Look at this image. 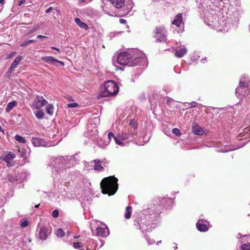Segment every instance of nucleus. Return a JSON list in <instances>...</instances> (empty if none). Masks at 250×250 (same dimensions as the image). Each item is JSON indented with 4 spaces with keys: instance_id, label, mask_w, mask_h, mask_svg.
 <instances>
[{
    "instance_id": "1",
    "label": "nucleus",
    "mask_w": 250,
    "mask_h": 250,
    "mask_svg": "<svg viewBox=\"0 0 250 250\" xmlns=\"http://www.w3.org/2000/svg\"><path fill=\"white\" fill-rule=\"evenodd\" d=\"M76 159L71 156H59L53 157L50 163V166L56 168L58 171L59 168L66 169L75 166L77 164Z\"/></svg>"
},
{
    "instance_id": "2",
    "label": "nucleus",
    "mask_w": 250,
    "mask_h": 250,
    "mask_svg": "<svg viewBox=\"0 0 250 250\" xmlns=\"http://www.w3.org/2000/svg\"><path fill=\"white\" fill-rule=\"evenodd\" d=\"M117 181V178L113 176L104 178L100 184L102 193L109 196L114 195L118 188Z\"/></svg>"
},
{
    "instance_id": "3",
    "label": "nucleus",
    "mask_w": 250,
    "mask_h": 250,
    "mask_svg": "<svg viewBox=\"0 0 250 250\" xmlns=\"http://www.w3.org/2000/svg\"><path fill=\"white\" fill-rule=\"evenodd\" d=\"M130 52H121L117 57V62L120 65L133 66L139 63L141 58L140 57H134L132 54L133 51H129Z\"/></svg>"
},
{
    "instance_id": "4",
    "label": "nucleus",
    "mask_w": 250,
    "mask_h": 250,
    "mask_svg": "<svg viewBox=\"0 0 250 250\" xmlns=\"http://www.w3.org/2000/svg\"><path fill=\"white\" fill-rule=\"evenodd\" d=\"M104 90L100 92L97 98L115 96L119 91V86L113 81H107L104 83Z\"/></svg>"
},
{
    "instance_id": "5",
    "label": "nucleus",
    "mask_w": 250,
    "mask_h": 250,
    "mask_svg": "<svg viewBox=\"0 0 250 250\" xmlns=\"http://www.w3.org/2000/svg\"><path fill=\"white\" fill-rule=\"evenodd\" d=\"M248 77L243 76L239 81V86L236 88L235 94L237 97L239 96H246L250 92V82H247Z\"/></svg>"
},
{
    "instance_id": "6",
    "label": "nucleus",
    "mask_w": 250,
    "mask_h": 250,
    "mask_svg": "<svg viewBox=\"0 0 250 250\" xmlns=\"http://www.w3.org/2000/svg\"><path fill=\"white\" fill-rule=\"evenodd\" d=\"M37 230H39V238L42 241L46 240L47 237L51 233V229L45 226L41 227L40 228L38 227Z\"/></svg>"
},
{
    "instance_id": "7",
    "label": "nucleus",
    "mask_w": 250,
    "mask_h": 250,
    "mask_svg": "<svg viewBox=\"0 0 250 250\" xmlns=\"http://www.w3.org/2000/svg\"><path fill=\"white\" fill-rule=\"evenodd\" d=\"M47 101L42 96H37L32 104V107L36 109H39L45 105Z\"/></svg>"
},
{
    "instance_id": "8",
    "label": "nucleus",
    "mask_w": 250,
    "mask_h": 250,
    "mask_svg": "<svg viewBox=\"0 0 250 250\" xmlns=\"http://www.w3.org/2000/svg\"><path fill=\"white\" fill-rule=\"evenodd\" d=\"M96 234L97 236L104 237L109 235V231L108 228L104 224H102L100 227L97 228Z\"/></svg>"
},
{
    "instance_id": "9",
    "label": "nucleus",
    "mask_w": 250,
    "mask_h": 250,
    "mask_svg": "<svg viewBox=\"0 0 250 250\" xmlns=\"http://www.w3.org/2000/svg\"><path fill=\"white\" fill-rule=\"evenodd\" d=\"M136 134V132L133 131L132 129H129L128 133H122L121 139L122 140H124L125 143H128L133 140Z\"/></svg>"
},
{
    "instance_id": "10",
    "label": "nucleus",
    "mask_w": 250,
    "mask_h": 250,
    "mask_svg": "<svg viewBox=\"0 0 250 250\" xmlns=\"http://www.w3.org/2000/svg\"><path fill=\"white\" fill-rule=\"evenodd\" d=\"M32 144L35 146H50L51 145L49 143L40 138L33 137L32 139Z\"/></svg>"
},
{
    "instance_id": "11",
    "label": "nucleus",
    "mask_w": 250,
    "mask_h": 250,
    "mask_svg": "<svg viewBox=\"0 0 250 250\" xmlns=\"http://www.w3.org/2000/svg\"><path fill=\"white\" fill-rule=\"evenodd\" d=\"M41 59L42 61L52 65H55L57 62L60 63L62 66L64 64L63 62L60 61L51 56L43 57Z\"/></svg>"
},
{
    "instance_id": "12",
    "label": "nucleus",
    "mask_w": 250,
    "mask_h": 250,
    "mask_svg": "<svg viewBox=\"0 0 250 250\" xmlns=\"http://www.w3.org/2000/svg\"><path fill=\"white\" fill-rule=\"evenodd\" d=\"M93 122V119H90L88 120L86 125L88 132L86 133L85 136L89 138L92 137L93 136V129L94 128V126L92 125Z\"/></svg>"
},
{
    "instance_id": "13",
    "label": "nucleus",
    "mask_w": 250,
    "mask_h": 250,
    "mask_svg": "<svg viewBox=\"0 0 250 250\" xmlns=\"http://www.w3.org/2000/svg\"><path fill=\"white\" fill-rule=\"evenodd\" d=\"M192 131L196 135H201L204 133V130L198 125L194 123L192 125Z\"/></svg>"
},
{
    "instance_id": "14",
    "label": "nucleus",
    "mask_w": 250,
    "mask_h": 250,
    "mask_svg": "<svg viewBox=\"0 0 250 250\" xmlns=\"http://www.w3.org/2000/svg\"><path fill=\"white\" fill-rule=\"evenodd\" d=\"M21 60L22 57L21 56H17L11 64L8 69V72L11 73L14 68H16Z\"/></svg>"
},
{
    "instance_id": "15",
    "label": "nucleus",
    "mask_w": 250,
    "mask_h": 250,
    "mask_svg": "<svg viewBox=\"0 0 250 250\" xmlns=\"http://www.w3.org/2000/svg\"><path fill=\"white\" fill-rule=\"evenodd\" d=\"M16 155L11 152H9L7 154H6L3 158V161H4L7 163V166L8 167L12 166V165L10 164V161L15 158Z\"/></svg>"
},
{
    "instance_id": "16",
    "label": "nucleus",
    "mask_w": 250,
    "mask_h": 250,
    "mask_svg": "<svg viewBox=\"0 0 250 250\" xmlns=\"http://www.w3.org/2000/svg\"><path fill=\"white\" fill-rule=\"evenodd\" d=\"M108 141H105V142L102 143H100V141L99 140H97V145H99L100 147H104V146H106L108 145L111 139L112 138H113L114 139V137H116L113 134L112 132H109L108 134ZM99 139V138L98 139Z\"/></svg>"
},
{
    "instance_id": "17",
    "label": "nucleus",
    "mask_w": 250,
    "mask_h": 250,
    "mask_svg": "<svg viewBox=\"0 0 250 250\" xmlns=\"http://www.w3.org/2000/svg\"><path fill=\"white\" fill-rule=\"evenodd\" d=\"M151 227L148 222H145L140 225V229L143 232H149L151 230Z\"/></svg>"
},
{
    "instance_id": "18",
    "label": "nucleus",
    "mask_w": 250,
    "mask_h": 250,
    "mask_svg": "<svg viewBox=\"0 0 250 250\" xmlns=\"http://www.w3.org/2000/svg\"><path fill=\"white\" fill-rule=\"evenodd\" d=\"M183 20L182 15L181 13L177 14L172 22V24L176 25L177 27L180 26Z\"/></svg>"
},
{
    "instance_id": "19",
    "label": "nucleus",
    "mask_w": 250,
    "mask_h": 250,
    "mask_svg": "<svg viewBox=\"0 0 250 250\" xmlns=\"http://www.w3.org/2000/svg\"><path fill=\"white\" fill-rule=\"evenodd\" d=\"M187 48L183 47L181 49H176L175 52V55L178 58H182L187 53Z\"/></svg>"
},
{
    "instance_id": "20",
    "label": "nucleus",
    "mask_w": 250,
    "mask_h": 250,
    "mask_svg": "<svg viewBox=\"0 0 250 250\" xmlns=\"http://www.w3.org/2000/svg\"><path fill=\"white\" fill-rule=\"evenodd\" d=\"M110 2L116 8H121L125 4V0H110Z\"/></svg>"
},
{
    "instance_id": "21",
    "label": "nucleus",
    "mask_w": 250,
    "mask_h": 250,
    "mask_svg": "<svg viewBox=\"0 0 250 250\" xmlns=\"http://www.w3.org/2000/svg\"><path fill=\"white\" fill-rule=\"evenodd\" d=\"M17 105V102L16 101H13L9 102L5 108L6 112H9L14 107Z\"/></svg>"
},
{
    "instance_id": "22",
    "label": "nucleus",
    "mask_w": 250,
    "mask_h": 250,
    "mask_svg": "<svg viewBox=\"0 0 250 250\" xmlns=\"http://www.w3.org/2000/svg\"><path fill=\"white\" fill-rule=\"evenodd\" d=\"M75 22L81 28L85 30L88 28V25L84 22L82 21L79 18H76L75 19Z\"/></svg>"
},
{
    "instance_id": "23",
    "label": "nucleus",
    "mask_w": 250,
    "mask_h": 250,
    "mask_svg": "<svg viewBox=\"0 0 250 250\" xmlns=\"http://www.w3.org/2000/svg\"><path fill=\"white\" fill-rule=\"evenodd\" d=\"M102 163L100 160H95V170L103 171L104 170Z\"/></svg>"
},
{
    "instance_id": "24",
    "label": "nucleus",
    "mask_w": 250,
    "mask_h": 250,
    "mask_svg": "<svg viewBox=\"0 0 250 250\" xmlns=\"http://www.w3.org/2000/svg\"><path fill=\"white\" fill-rule=\"evenodd\" d=\"M196 227L198 230L200 231H206L208 230V227L206 225L202 224L199 222L196 223Z\"/></svg>"
},
{
    "instance_id": "25",
    "label": "nucleus",
    "mask_w": 250,
    "mask_h": 250,
    "mask_svg": "<svg viewBox=\"0 0 250 250\" xmlns=\"http://www.w3.org/2000/svg\"><path fill=\"white\" fill-rule=\"evenodd\" d=\"M131 209L132 207L130 206H128L127 207H126L125 217L127 219H129L131 217L132 213Z\"/></svg>"
},
{
    "instance_id": "26",
    "label": "nucleus",
    "mask_w": 250,
    "mask_h": 250,
    "mask_svg": "<svg viewBox=\"0 0 250 250\" xmlns=\"http://www.w3.org/2000/svg\"><path fill=\"white\" fill-rule=\"evenodd\" d=\"M46 113L49 115L51 116L53 114L54 112V107L53 104H48L45 108Z\"/></svg>"
},
{
    "instance_id": "27",
    "label": "nucleus",
    "mask_w": 250,
    "mask_h": 250,
    "mask_svg": "<svg viewBox=\"0 0 250 250\" xmlns=\"http://www.w3.org/2000/svg\"><path fill=\"white\" fill-rule=\"evenodd\" d=\"M35 116L38 119H42L44 116V112L42 110H38L35 113Z\"/></svg>"
},
{
    "instance_id": "28",
    "label": "nucleus",
    "mask_w": 250,
    "mask_h": 250,
    "mask_svg": "<svg viewBox=\"0 0 250 250\" xmlns=\"http://www.w3.org/2000/svg\"><path fill=\"white\" fill-rule=\"evenodd\" d=\"M197 104L198 103L195 102H192L191 103L186 102L184 104V106L187 108L195 107L197 106Z\"/></svg>"
},
{
    "instance_id": "29",
    "label": "nucleus",
    "mask_w": 250,
    "mask_h": 250,
    "mask_svg": "<svg viewBox=\"0 0 250 250\" xmlns=\"http://www.w3.org/2000/svg\"><path fill=\"white\" fill-rule=\"evenodd\" d=\"M154 33L156 35H159V34L161 35L162 34H165V30H164V26L157 27L156 28Z\"/></svg>"
},
{
    "instance_id": "30",
    "label": "nucleus",
    "mask_w": 250,
    "mask_h": 250,
    "mask_svg": "<svg viewBox=\"0 0 250 250\" xmlns=\"http://www.w3.org/2000/svg\"><path fill=\"white\" fill-rule=\"evenodd\" d=\"M129 125L131 127V128H129V129H132L133 131L135 132V130L138 128V125L137 123L132 120L129 123Z\"/></svg>"
},
{
    "instance_id": "31",
    "label": "nucleus",
    "mask_w": 250,
    "mask_h": 250,
    "mask_svg": "<svg viewBox=\"0 0 250 250\" xmlns=\"http://www.w3.org/2000/svg\"><path fill=\"white\" fill-rule=\"evenodd\" d=\"M155 37L157 38V41L162 42L166 41L167 36L165 34H162L160 35V37H158V36H156Z\"/></svg>"
},
{
    "instance_id": "32",
    "label": "nucleus",
    "mask_w": 250,
    "mask_h": 250,
    "mask_svg": "<svg viewBox=\"0 0 250 250\" xmlns=\"http://www.w3.org/2000/svg\"><path fill=\"white\" fill-rule=\"evenodd\" d=\"M114 140L116 143L120 146H123L125 145V142L121 139V135L119 137H114Z\"/></svg>"
},
{
    "instance_id": "33",
    "label": "nucleus",
    "mask_w": 250,
    "mask_h": 250,
    "mask_svg": "<svg viewBox=\"0 0 250 250\" xmlns=\"http://www.w3.org/2000/svg\"><path fill=\"white\" fill-rule=\"evenodd\" d=\"M55 234L58 237H62L64 235L65 233L62 229H58L56 230Z\"/></svg>"
},
{
    "instance_id": "34",
    "label": "nucleus",
    "mask_w": 250,
    "mask_h": 250,
    "mask_svg": "<svg viewBox=\"0 0 250 250\" xmlns=\"http://www.w3.org/2000/svg\"><path fill=\"white\" fill-rule=\"evenodd\" d=\"M15 139L16 141L19 142L20 143L22 144H24L26 143L25 139L20 135H16L15 137Z\"/></svg>"
},
{
    "instance_id": "35",
    "label": "nucleus",
    "mask_w": 250,
    "mask_h": 250,
    "mask_svg": "<svg viewBox=\"0 0 250 250\" xmlns=\"http://www.w3.org/2000/svg\"><path fill=\"white\" fill-rule=\"evenodd\" d=\"M242 250H250V243H246L241 246Z\"/></svg>"
},
{
    "instance_id": "36",
    "label": "nucleus",
    "mask_w": 250,
    "mask_h": 250,
    "mask_svg": "<svg viewBox=\"0 0 250 250\" xmlns=\"http://www.w3.org/2000/svg\"><path fill=\"white\" fill-rule=\"evenodd\" d=\"M73 246L75 249L81 248L83 247V244L81 242H74L73 244Z\"/></svg>"
},
{
    "instance_id": "37",
    "label": "nucleus",
    "mask_w": 250,
    "mask_h": 250,
    "mask_svg": "<svg viewBox=\"0 0 250 250\" xmlns=\"http://www.w3.org/2000/svg\"><path fill=\"white\" fill-rule=\"evenodd\" d=\"M28 225V222L26 220L21 219V226L22 228H25Z\"/></svg>"
},
{
    "instance_id": "38",
    "label": "nucleus",
    "mask_w": 250,
    "mask_h": 250,
    "mask_svg": "<svg viewBox=\"0 0 250 250\" xmlns=\"http://www.w3.org/2000/svg\"><path fill=\"white\" fill-rule=\"evenodd\" d=\"M172 133L176 136H180L181 135L180 130L177 128H174L172 130Z\"/></svg>"
},
{
    "instance_id": "39",
    "label": "nucleus",
    "mask_w": 250,
    "mask_h": 250,
    "mask_svg": "<svg viewBox=\"0 0 250 250\" xmlns=\"http://www.w3.org/2000/svg\"><path fill=\"white\" fill-rule=\"evenodd\" d=\"M95 241H96V243L95 244L96 245V247H97L99 245V248H100L101 247H102V246L104 245V243L103 240L99 239L98 241V240H95Z\"/></svg>"
},
{
    "instance_id": "40",
    "label": "nucleus",
    "mask_w": 250,
    "mask_h": 250,
    "mask_svg": "<svg viewBox=\"0 0 250 250\" xmlns=\"http://www.w3.org/2000/svg\"><path fill=\"white\" fill-rule=\"evenodd\" d=\"M59 214V210L57 209H55L52 211V215L54 218H57L58 217Z\"/></svg>"
},
{
    "instance_id": "41",
    "label": "nucleus",
    "mask_w": 250,
    "mask_h": 250,
    "mask_svg": "<svg viewBox=\"0 0 250 250\" xmlns=\"http://www.w3.org/2000/svg\"><path fill=\"white\" fill-rule=\"evenodd\" d=\"M78 106V104L77 103H73L67 104V107L69 108L76 107Z\"/></svg>"
},
{
    "instance_id": "42",
    "label": "nucleus",
    "mask_w": 250,
    "mask_h": 250,
    "mask_svg": "<svg viewBox=\"0 0 250 250\" xmlns=\"http://www.w3.org/2000/svg\"><path fill=\"white\" fill-rule=\"evenodd\" d=\"M28 44H29V43L28 42V41H24V42H22L21 44V46H22V47H25V46H27Z\"/></svg>"
},
{
    "instance_id": "43",
    "label": "nucleus",
    "mask_w": 250,
    "mask_h": 250,
    "mask_svg": "<svg viewBox=\"0 0 250 250\" xmlns=\"http://www.w3.org/2000/svg\"><path fill=\"white\" fill-rule=\"evenodd\" d=\"M127 6V11L125 12V13L127 14L130 11V10L132 9V5L131 4H128V5L126 6Z\"/></svg>"
},
{
    "instance_id": "44",
    "label": "nucleus",
    "mask_w": 250,
    "mask_h": 250,
    "mask_svg": "<svg viewBox=\"0 0 250 250\" xmlns=\"http://www.w3.org/2000/svg\"><path fill=\"white\" fill-rule=\"evenodd\" d=\"M148 245H151L154 243V241L151 240L150 238H146Z\"/></svg>"
},
{
    "instance_id": "45",
    "label": "nucleus",
    "mask_w": 250,
    "mask_h": 250,
    "mask_svg": "<svg viewBox=\"0 0 250 250\" xmlns=\"http://www.w3.org/2000/svg\"><path fill=\"white\" fill-rule=\"evenodd\" d=\"M100 124V119L99 117H95V125Z\"/></svg>"
},
{
    "instance_id": "46",
    "label": "nucleus",
    "mask_w": 250,
    "mask_h": 250,
    "mask_svg": "<svg viewBox=\"0 0 250 250\" xmlns=\"http://www.w3.org/2000/svg\"><path fill=\"white\" fill-rule=\"evenodd\" d=\"M53 9H54V8L52 7H50L49 8H48L47 9H46L45 10V13L46 14H48Z\"/></svg>"
},
{
    "instance_id": "47",
    "label": "nucleus",
    "mask_w": 250,
    "mask_h": 250,
    "mask_svg": "<svg viewBox=\"0 0 250 250\" xmlns=\"http://www.w3.org/2000/svg\"><path fill=\"white\" fill-rule=\"evenodd\" d=\"M16 52H12L11 53L8 55L7 58H12L15 54Z\"/></svg>"
},
{
    "instance_id": "48",
    "label": "nucleus",
    "mask_w": 250,
    "mask_h": 250,
    "mask_svg": "<svg viewBox=\"0 0 250 250\" xmlns=\"http://www.w3.org/2000/svg\"><path fill=\"white\" fill-rule=\"evenodd\" d=\"M25 1V0H21L19 2V5L21 6L22 4H23Z\"/></svg>"
},
{
    "instance_id": "49",
    "label": "nucleus",
    "mask_w": 250,
    "mask_h": 250,
    "mask_svg": "<svg viewBox=\"0 0 250 250\" xmlns=\"http://www.w3.org/2000/svg\"><path fill=\"white\" fill-rule=\"evenodd\" d=\"M28 42L29 44L31 43H35V42H36V41L34 40H29L28 41Z\"/></svg>"
},
{
    "instance_id": "50",
    "label": "nucleus",
    "mask_w": 250,
    "mask_h": 250,
    "mask_svg": "<svg viewBox=\"0 0 250 250\" xmlns=\"http://www.w3.org/2000/svg\"><path fill=\"white\" fill-rule=\"evenodd\" d=\"M120 22L121 23H125L126 22V21L125 19H120Z\"/></svg>"
},
{
    "instance_id": "51",
    "label": "nucleus",
    "mask_w": 250,
    "mask_h": 250,
    "mask_svg": "<svg viewBox=\"0 0 250 250\" xmlns=\"http://www.w3.org/2000/svg\"><path fill=\"white\" fill-rule=\"evenodd\" d=\"M37 38L40 39V38H47V37L42 36V35H38L37 36Z\"/></svg>"
},
{
    "instance_id": "52",
    "label": "nucleus",
    "mask_w": 250,
    "mask_h": 250,
    "mask_svg": "<svg viewBox=\"0 0 250 250\" xmlns=\"http://www.w3.org/2000/svg\"><path fill=\"white\" fill-rule=\"evenodd\" d=\"M51 48H52V49H55V50H56V51H58V52H59V51H60V50H59L58 48H56V47H51Z\"/></svg>"
},
{
    "instance_id": "53",
    "label": "nucleus",
    "mask_w": 250,
    "mask_h": 250,
    "mask_svg": "<svg viewBox=\"0 0 250 250\" xmlns=\"http://www.w3.org/2000/svg\"><path fill=\"white\" fill-rule=\"evenodd\" d=\"M237 237L238 238H242V235L240 233H238V235H237Z\"/></svg>"
},
{
    "instance_id": "54",
    "label": "nucleus",
    "mask_w": 250,
    "mask_h": 250,
    "mask_svg": "<svg viewBox=\"0 0 250 250\" xmlns=\"http://www.w3.org/2000/svg\"><path fill=\"white\" fill-rule=\"evenodd\" d=\"M173 244L175 246H174V248L175 250L177 249L178 247H177V244L173 243Z\"/></svg>"
},
{
    "instance_id": "55",
    "label": "nucleus",
    "mask_w": 250,
    "mask_h": 250,
    "mask_svg": "<svg viewBox=\"0 0 250 250\" xmlns=\"http://www.w3.org/2000/svg\"><path fill=\"white\" fill-rule=\"evenodd\" d=\"M5 0H0V3L1 4H4Z\"/></svg>"
},
{
    "instance_id": "56",
    "label": "nucleus",
    "mask_w": 250,
    "mask_h": 250,
    "mask_svg": "<svg viewBox=\"0 0 250 250\" xmlns=\"http://www.w3.org/2000/svg\"><path fill=\"white\" fill-rule=\"evenodd\" d=\"M0 131L2 132L3 133H4V130L2 129L0 125Z\"/></svg>"
},
{
    "instance_id": "57",
    "label": "nucleus",
    "mask_w": 250,
    "mask_h": 250,
    "mask_svg": "<svg viewBox=\"0 0 250 250\" xmlns=\"http://www.w3.org/2000/svg\"><path fill=\"white\" fill-rule=\"evenodd\" d=\"M80 237V235H75V236H74V238H79Z\"/></svg>"
},
{
    "instance_id": "58",
    "label": "nucleus",
    "mask_w": 250,
    "mask_h": 250,
    "mask_svg": "<svg viewBox=\"0 0 250 250\" xmlns=\"http://www.w3.org/2000/svg\"><path fill=\"white\" fill-rule=\"evenodd\" d=\"M56 11L58 13H60V10L57 8L55 9Z\"/></svg>"
},
{
    "instance_id": "59",
    "label": "nucleus",
    "mask_w": 250,
    "mask_h": 250,
    "mask_svg": "<svg viewBox=\"0 0 250 250\" xmlns=\"http://www.w3.org/2000/svg\"><path fill=\"white\" fill-rule=\"evenodd\" d=\"M40 206V204L37 205L35 206V208H38Z\"/></svg>"
},
{
    "instance_id": "60",
    "label": "nucleus",
    "mask_w": 250,
    "mask_h": 250,
    "mask_svg": "<svg viewBox=\"0 0 250 250\" xmlns=\"http://www.w3.org/2000/svg\"><path fill=\"white\" fill-rule=\"evenodd\" d=\"M79 0L82 2H84L85 1V0Z\"/></svg>"
},
{
    "instance_id": "61",
    "label": "nucleus",
    "mask_w": 250,
    "mask_h": 250,
    "mask_svg": "<svg viewBox=\"0 0 250 250\" xmlns=\"http://www.w3.org/2000/svg\"><path fill=\"white\" fill-rule=\"evenodd\" d=\"M70 231H67V234L68 235H70Z\"/></svg>"
},
{
    "instance_id": "62",
    "label": "nucleus",
    "mask_w": 250,
    "mask_h": 250,
    "mask_svg": "<svg viewBox=\"0 0 250 250\" xmlns=\"http://www.w3.org/2000/svg\"><path fill=\"white\" fill-rule=\"evenodd\" d=\"M28 241H29V242H31V239H30V238H29V239H28Z\"/></svg>"
},
{
    "instance_id": "63",
    "label": "nucleus",
    "mask_w": 250,
    "mask_h": 250,
    "mask_svg": "<svg viewBox=\"0 0 250 250\" xmlns=\"http://www.w3.org/2000/svg\"><path fill=\"white\" fill-rule=\"evenodd\" d=\"M243 237H248V236L247 235H245L243 236Z\"/></svg>"
},
{
    "instance_id": "64",
    "label": "nucleus",
    "mask_w": 250,
    "mask_h": 250,
    "mask_svg": "<svg viewBox=\"0 0 250 250\" xmlns=\"http://www.w3.org/2000/svg\"><path fill=\"white\" fill-rule=\"evenodd\" d=\"M102 48H104V45H102Z\"/></svg>"
}]
</instances>
